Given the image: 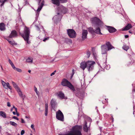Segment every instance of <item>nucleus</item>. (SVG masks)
<instances>
[{
	"instance_id": "nucleus-1",
	"label": "nucleus",
	"mask_w": 135,
	"mask_h": 135,
	"mask_svg": "<svg viewBox=\"0 0 135 135\" xmlns=\"http://www.w3.org/2000/svg\"><path fill=\"white\" fill-rule=\"evenodd\" d=\"M82 126L77 125L72 127L71 131H68L65 134L60 135H82Z\"/></svg>"
},
{
	"instance_id": "nucleus-2",
	"label": "nucleus",
	"mask_w": 135,
	"mask_h": 135,
	"mask_svg": "<svg viewBox=\"0 0 135 135\" xmlns=\"http://www.w3.org/2000/svg\"><path fill=\"white\" fill-rule=\"evenodd\" d=\"M30 32L29 28L26 26H25L24 28V33L22 35V37L23 38L27 43L28 44H30V42L29 41V35Z\"/></svg>"
},
{
	"instance_id": "nucleus-3",
	"label": "nucleus",
	"mask_w": 135,
	"mask_h": 135,
	"mask_svg": "<svg viewBox=\"0 0 135 135\" xmlns=\"http://www.w3.org/2000/svg\"><path fill=\"white\" fill-rule=\"evenodd\" d=\"M61 84L63 86H67L70 89L74 91L75 89L73 85L66 79H63L61 82Z\"/></svg>"
},
{
	"instance_id": "nucleus-4",
	"label": "nucleus",
	"mask_w": 135,
	"mask_h": 135,
	"mask_svg": "<svg viewBox=\"0 0 135 135\" xmlns=\"http://www.w3.org/2000/svg\"><path fill=\"white\" fill-rule=\"evenodd\" d=\"M95 64V62L94 61L89 60L87 61V69L89 71H91L94 69Z\"/></svg>"
},
{
	"instance_id": "nucleus-5",
	"label": "nucleus",
	"mask_w": 135,
	"mask_h": 135,
	"mask_svg": "<svg viewBox=\"0 0 135 135\" xmlns=\"http://www.w3.org/2000/svg\"><path fill=\"white\" fill-rule=\"evenodd\" d=\"M67 34L70 38H74L76 37V34L75 31L72 29H68L67 30Z\"/></svg>"
},
{
	"instance_id": "nucleus-6",
	"label": "nucleus",
	"mask_w": 135,
	"mask_h": 135,
	"mask_svg": "<svg viewBox=\"0 0 135 135\" xmlns=\"http://www.w3.org/2000/svg\"><path fill=\"white\" fill-rule=\"evenodd\" d=\"M56 117L57 119L62 121H64V116L63 114L60 110H59L56 112Z\"/></svg>"
},
{
	"instance_id": "nucleus-7",
	"label": "nucleus",
	"mask_w": 135,
	"mask_h": 135,
	"mask_svg": "<svg viewBox=\"0 0 135 135\" xmlns=\"http://www.w3.org/2000/svg\"><path fill=\"white\" fill-rule=\"evenodd\" d=\"M1 82L2 85L4 88L6 89L9 88L10 90L12 89V87L10 86L9 84L8 83H6L4 81L2 80H1Z\"/></svg>"
},
{
	"instance_id": "nucleus-8",
	"label": "nucleus",
	"mask_w": 135,
	"mask_h": 135,
	"mask_svg": "<svg viewBox=\"0 0 135 135\" xmlns=\"http://www.w3.org/2000/svg\"><path fill=\"white\" fill-rule=\"evenodd\" d=\"M88 32L86 30H83L82 33V40H84L87 38Z\"/></svg>"
},
{
	"instance_id": "nucleus-9",
	"label": "nucleus",
	"mask_w": 135,
	"mask_h": 135,
	"mask_svg": "<svg viewBox=\"0 0 135 135\" xmlns=\"http://www.w3.org/2000/svg\"><path fill=\"white\" fill-rule=\"evenodd\" d=\"M41 1V0H39V3L38 4L39 6L36 11L38 13L42 9L44 3V1H43L41 4H40V2Z\"/></svg>"
},
{
	"instance_id": "nucleus-10",
	"label": "nucleus",
	"mask_w": 135,
	"mask_h": 135,
	"mask_svg": "<svg viewBox=\"0 0 135 135\" xmlns=\"http://www.w3.org/2000/svg\"><path fill=\"white\" fill-rule=\"evenodd\" d=\"M17 34L16 31L15 30H13L12 31L9 36V37L10 38H12L17 37Z\"/></svg>"
},
{
	"instance_id": "nucleus-11",
	"label": "nucleus",
	"mask_w": 135,
	"mask_h": 135,
	"mask_svg": "<svg viewBox=\"0 0 135 135\" xmlns=\"http://www.w3.org/2000/svg\"><path fill=\"white\" fill-rule=\"evenodd\" d=\"M57 95L58 97L62 99H67L66 97H65L64 93L61 91H60L57 93Z\"/></svg>"
},
{
	"instance_id": "nucleus-12",
	"label": "nucleus",
	"mask_w": 135,
	"mask_h": 135,
	"mask_svg": "<svg viewBox=\"0 0 135 135\" xmlns=\"http://www.w3.org/2000/svg\"><path fill=\"white\" fill-rule=\"evenodd\" d=\"M80 68L84 70L85 68H87V61H83L80 64Z\"/></svg>"
},
{
	"instance_id": "nucleus-13",
	"label": "nucleus",
	"mask_w": 135,
	"mask_h": 135,
	"mask_svg": "<svg viewBox=\"0 0 135 135\" xmlns=\"http://www.w3.org/2000/svg\"><path fill=\"white\" fill-rule=\"evenodd\" d=\"M87 124L86 122H85L83 126V130L86 132H88L90 129L89 126H88L87 125Z\"/></svg>"
},
{
	"instance_id": "nucleus-14",
	"label": "nucleus",
	"mask_w": 135,
	"mask_h": 135,
	"mask_svg": "<svg viewBox=\"0 0 135 135\" xmlns=\"http://www.w3.org/2000/svg\"><path fill=\"white\" fill-rule=\"evenodd\" d=\"M132 27V26L131 24L130 23H128L125 27L122 28V31L128 30L131 28Z\"/></svg>"
},
{
	"instance_id": "nucleus-15",
	"label": "nucleus",
	"mask_w": 135,
	"mask_h": 135,
	"mask_svg": "<svg viewBox=\"0 0 135 135\" xmlns=\"http://www.w3.org/2000/svg\"><path fill=\"white\" fill-rule=\"evenodd\" d=\"M102 54H106L107 52V49L106 45H104L101 46Z\"/></svg>"
},
{
	"instance_id": "nucleus-16",
	"label": "nucleus",
	"mask_w": 135,
	"mask_h": 135,
	"mask_svg": "<svg viewBox=\"0 0 135 135\" xmlns=\"http://www.w3.org/2000/svg\"><path fill=\"white\" fill-rule=\"evenodd\" d=\"M95 27H96V29L94 31V32L98 34L102 35V34L101 32L100 28L98 27V25L97 24H96Z\"/></svg>"
},
{
	"instance_id": "nucleus-17",
	"label": "nucleus",
	"mask_w": 135,
	"mask_h": 135,
	"mask_svg": "<svg viewBox=\"0 0 135 135\" xmlns=\"http://www.w3.org/2000/svg\"><path fill=\"white\" fill-rule=\"evenodd\" d=\"M107 29L110 33H113L115 32L116 30L113 27L110 26H107Z\"/></svg>"
},
{
	"instance_id": "nucleus-18",
	"label": "nucleus",
	"mask_w": 135,
	"mask_h": 135,
	"mask_svg": "<svg viewBox=\"0 0 135 135\" xmlns=\"http://www.w3.org/2000/svg\"><path fill=\"white\" fill-rule=\"evenodd\" d=\"M105 44L107 47L108 51L109 50L112 49L114 48V47L112 46L109 42H106L105 43Z\"/></svg>"
},
{
	"instance_id": "nucleus-19",
	"label": "nucleus",
	"mask_w": 135,
	"mask_h": 135,
	"mask_svg": "<svg viewBox=\"0 0 135 135\" xmlns=\"http://www.w3.org/2000/svg\"><path fill=\"white\" fill-rule=\"evenodd\" d=\"M16 90L18 92L20 96L22 98L23 100H24L25 98V95H23L20 89V88Z\"/></svg>"
},
{
	"instance_id": "nucleus-20",
	"label": "nucleus",
	"mask_w": 135,
	"mask_h": 135,
	"mask_svg": "<svg viewBox=\"0 0 135 135\" xmlns=\"http://www.w3.org/2000/svg\"><path fill=\"white\" fill-rule=\"evenodd\" d=\"M5 25L3 23H0V31H4L5 30Z\"/></svg>"
},
{
	"instance_id": "nucleus-21",
	"label": "nucleus",
	"mask_w": 135,
	"mask_h": 135,
	"mask_svg": "<svg viewBox=\"0 0 135 135\" xmlns=\"http://www.w3.org/2000/svg\"><path fill=\"white\" fill-rule=\"evenodd\" d=\"M52 3L57 6H59L60 5V2L59 0H51Z\"/></svg>"
},
{
	"instance_id": "nucleus-22",
	"label": "nucleus",
	"mask_w": 135,
	"mask_h": 135,
	"mask_svg": "<svg viewBox=\"0 0 135 135\" xmlns=\"http://www.w3.org/2000/svg\"><path fill=\"white\" fill-rule=\"evenodd\" d=\"M48 111V105L47 103L45 104V116L47 115Z\"/></svg>"
},
{
	"instance_id": "nucleus-23",
	"label": "nucleus",
	"mask_w": 135,
	"mask_h": 135,
	"mask_svg": "<svg viewBox=\"0 0 135 135\" xmlns=\"http://www.w3.org/2000/svg\"><path fill=\"white\" fill-rule=\"evenodd\" d=\"M33 61V59L30 57H28L26 59V62H27L32 63Z\"/></svg>"
},
{
	"instance_id": "nucleus-24",
	"label": "nucleus",
	"mask_w": 135,
	"mask_h": 135,
	"mask_svg": "<svg viewBox=\"0 0 135 135\" xmlns=\"http://www.w3.org/2000/svg\"><path fill=\"white\" fill-rule=\"evenodd\" d=\"M12 83L14 87L16 89V90L20 88L18 87L16 84L15 82L12 81Z\"/></svg>"
},
{
	"instance_id": "nucleus-25",
	"label": "nucleus",
	"mask_w": 135,
	"mask_h": 135,
	"mask_svg": "<svg viewBox=\"0 0 135 135\" xmlns=\"http://www.w3.org/2000/svg\"><path fill=\"white\" fill-rule=\"evenodd\" d=\"M0 115L4 118H6V113L2 111L0 112Z\"/></svg>"
},
{
	"instance_id": "nucleus-26",
	"label": "nucleus",
	"mask_w": 135,
	"mask_h": 135,
	"mask_svg": "<svg viewBox=\"0 0 135 135\" xmlns=\"http://www.w3.org/2000/svg\"><path fill=\"white\" fill-rule=\"evenodd\" d=\"M88 31L91 33H94L95 31L93 30V28L92 27H89L88 28Z\"/></svg>"
},
{
	"instance_id": "nucleus-27",
	"label": "nucleus",
	"mask_w": 135,
	"mask_h": 135,
	"mask_svg": "<svg viewBox=\"0 0 135 135\" xmlns=\"http://www.w3.org/2000/svg\"><path fill=\"white\" fill-rule=\"evenodd\" d=\"M122 48L124 50L127 51V50L129 49V47L128 46L124 45L122 47Z\"/></svg>"
},
{
	"instance_id": "nucleus-28",
	"label": "nucleus",
	"mask_w": 135,
	"mask_h": 135,
	"mask_svg": "<svg viewBox=\"0 0 135 135\" xmlns=\"http://www.w3.org/2000/svg\"><path fill=\"white\" fill-rule=\"evenodd\" d=\"M9 123L11 125L15 127H17L18 125L17 123H15L13 122L10 121L9 122Z\"/></svg>"
},
{
	"instance_id": "nucleus-29",
	"label": "nucleus",
	"mask_w": 135,
	"mask_h": 135,
	"mask_svg": "<svg viewBox=\"0 0 135 135\" xmlns=\"http://www.w3.org/2000/svg\"><path fill=\"white\" fill-rule=\"evenodd\" d=\"M51 105L52 106H54L55 104V102L54 99H52L51 102Z\"/></svg>"
},
{
	"instance_id": "nucleus-30",
	"label": "nucleus",
	"mask_w": 135,
	"mask_h": 135,
	"mask_svg": "<svg viewBox=\"0 0 135 135\" xmlns=\"http://www.w3.org/2000/svg\"><path fill=\"white\" fill-rule=\"evenodd\" d=\"M8 61L10 64L11 65L12 67L13 68H15V66L14 64H13L12 61L10 59H9L8 60Z\"/></svg>"
},
{
	"instance_id": "nucleus-31",
	"label": "nucleus",
	"mask_w": 135,
	"mask_h": 135,
	"mask_svg": "<svg viewBox=\"0 0 135 135\" xmlns=\"http://www.w3.org/2000/svg\"><path fill=\"white\" fill-rule=\"evenodd\" d=\"M13 69L14 70H16L17 71H18V72H22V70L21 69H19V68H16L15 67V68H13Z\"/></svg>"
},
{
	"instance_id": "nucleus-32",
	"label": "nucleus",
	"mask_w": 135,
	"mask_h": 135,
	"mask_svg": "<svg viewBox=\"0 0 135 135\" xmlns=\"http://www.w3.org/2000/svg\"><path fill=\"white\" fill-rule=\"evenodd\" d=\"M108 99H105V101L104 102L102 101V103L103 104H107L108 103Z\"/></svg>"
},
{
	"instance_id": "nucleus-33",
	"label": "nucleus",
	"mask_w": 135,
	"mask_h": 135,
	"mask_svg": "<svg viewBox=\"0 0 135 135\" xmlns=\"http://www.w3.org/2000/svg\"><path fill=\"white\" fill-rule=\"evenodd\" d=\"M7 40L9 42V43L10 44H11L12 45H13L15 44H14L15 42H14L10 41L9 40Z\"/></svg>"
},
{
	"instance_id": "nucleus-34",
	"label": "nucleus",
	"mask_w": 135,
	"mask_h": 135,
	"mask_svg": "<svg viewBox=\"0 0 135 135\" xmlns=\"http://www.w3.org/2000/svg\"><path fill=\"white\" fill-rule=\"evenodd\" d=\"M87 55L88 56V58H89L90 56V51H88L86 52Z\"/></svg>"
},
{
	"instance_id": "nucleus-35",
	"label": "nucleus",
	"mask_w": 135,
	"mask_h": 135,
	"mask_svg": "<svg viewBox=\"0 0 135 135\" xmlns=\"http://www.w3.org/2000/svg\"><path fill=\"white\" fill-rule=\"evenodd\" d=\"M49 37H47L44 38L43 41L44 42H45L47 40L49 39Z\"/></svg>"
},
{
	"instance_id": "nucleus-36",
	"label": "nucleus",
	"mask_w": 135,
	"mask_h": 135,
	"mask_svg": "<svg viewBox=\"0 0 135 135\" xmlns=\"http://www.w3.org/2000/svg\"><path fill=\"white\" fill-rule=\"evenodd\" d=\"M35 91L36 92V93L37 95L38 96H39V92L37 90V89L36 88H35Z\"/></svg>"
},
{
	"instance_id": "nucleus-37",
	"label": "nucleus",
	"mask_w": 135,
	"mask_h": 135,
	"mask_svg": "<svg viewBox=\"0 0 135 135\" xmlns=\"http://www.w3.org/2000/svg\"><path fill=\"white\" fill-rule=\"evenodd\" d=\"M61 3H65L67 2V0H59Z\"/></svg>"
},
{
	"instance_id": "nucleus-38",
	"label": "nucleus",
	"mask_w": 135,
	"mask_h": 135,
	"mask_svg": "<svg viewBox=\"0 0 135 135\" xmlns=\"http://www.w3.org/2000/svg\"><path fill=\"white\" fill-rule=\"evenodd\" d=\"M25 133V131L24 130H22L21 132V135H23Z\"/></svg>"
},
{
	"instance_id": "nucleus-39",
	"label": "nucleus",
	"mask_w": 135,
	"mask_h": 135,
	"mask_svg": "<svg viewBox=\"0 0 135 135\" xmlns=\"http://www.w3.org/2000/svg\"><path fill=\"white\" fill-rule=\"evenodd\" d=\"M12 118L14 119H16L17 120H18L19 119L17 117H16V116H15L13 117H12Z\"/></svg>"
},
{
	"instance_id": "nucleus-40",
	"label": "nucleus",
	"mask_w": 135,
	"mask_h": 135,
	"mask_svg": "<svg viewBox=\"0 0 135 135\" xmlns=\"http://www.w3.org/2000/svg\"><path fill=\"white\" fill-rule=\"evenodd\" d=\"M7 106L8 107H10L11 106L10 103L9 102H7Z\"/></svg>"
},
{
	"instance_id": "nucleus-41",
	"label": "nucleus",
	"mask_w": 135,
	"mask_h": 135,
	"mask_svg": "<svg viewBox=\"0 0 135 135\" xmlns=\"http://www.w3.org/2000/svg\"><path fill=\"white\" fill-rule=\"evenodd\" d=\"M31 127L32 129L34 130H35V128H34V126L33 124L31 125Z\"/></svg>"
},
{
	"instance_id": "nucleus-42",
	"label": "nucleus",
	"mask_w": 135,
	"mask_h": 135,
	"mask_svg": "<svg viewBox=\"0 0 135 135\" xmlns=\"http://www.w3.org/2000/svg\"><path fill=\"white\" fill-rule=\"evenodd\" d=\"M21 122L22 123H25V122L24 120L22 118L21 119Z\"/></svg>"
},
{
	"instance_id": "nucleus-43",
	"label": "nucleus",
	"mask_w": 135,
	"mask_h": 135,
	"mask_svg": "<svg viewBox=\"0 0 135 135\" xmlns=\"http://www.w3.org/2000/svg\"><path fill=\"white\" fill-rule=\"evenodd\" d=\"M56 71H54L51 74V76H52L53 75H54L55 74V73L56 72Z\"/></svg>"
},
{
	"instance_id": "nucleus-44",
	"label": "nucleus",
	"mask_w": 135,
	"mask_h": 135,
	"mask_svg": "<svg viewBox=\"0 0 135 135\" xmlns=\"http://www.w3.org/2000/svg\"><path fill=\"white\" fill-rule=\"evenodd\" d=\"M72 71V77L73 76V75H74V69H73Z\"/></svg>"
},
{
	"instance_id": "nucleus-45",
	"label": "nucleus",
	"mask_w": 135,
	"mask_h": 135,
	"mask_svg": "<svg viewBox=\"0 0 135 135\" xmlns=\"http://www.w3.org/2000/svg\"><path fill=\"white\" fill-rule=\"evenodd\" d=\"M1 3H2L1 5V6H3V5L4 4V3L3 2H1Z\"/></svg>"
},
{
	"instance_id": "nucleus-46",
	"label": "nucleus",
	"mask_w": 135,
	"mask_h": 135,
	"mask_svg": "<svg viewBox=\"0 0 135 135\" xmlns=\"http://www.w3.org/2000/svg\"><path fill=\"white\" fill-rule=\"evenodd\" d=\"M124 37L125 38H127L129 36L128 35H126L124 36Z\"/></svg>"
},
{
	"instance_id": "nucleus-47",
	"label": "nucleus",
	"mask_w": 135,
	"mask_h": 135,
	"mask_svg": "<svg viewBox=\"0 0 135 135\" xmlns=\"http://www.w3.org/2000/svg\"><path fill=\"white\" fill-rule=\"evenodd\" d=\"M69 42H70L71 44L72 43V41L71 40H69Z\"/></svg>"
},
{
	"instance_id": "nucleus-48",
	"label": "nucleus",
	"mask_w": 135,
	"mask_h": 135,
	"mask_svg": "<svg viewBox=\"0 0 135 135\" xmlns=\"http://www.w3.org/2000/svg\"><path fill=\"white\" fill-rule=\"evenodd\" d=\"M111 115L112 116V122H113V119H114L113 118V115Z\"/></svg>"
},
{
	"instance_id": "nucleus-49",
	"label": "nucleus",
	"mask_w": 135,
	"mask_h": 135,
	"mask_svg": "<svg viewBox=\"0 0 135 135\" xmlns=\"http://www.w3.org/2000/svg\"><path fill=\"white\" fill-rule=\"evenodd\" d=\"M7 1H8V0H3L2 2L5 3V2H6Z\"/></svg>"
},
{
	"instance_id": "nucleus-50",
	"label": "nucleus",
	"mask_w": 135,
	"mask_h": 135,
	"mask_svg": "<svg viewBox=\"0 0 135 135\" xmlns=\"http://www.w3.org/2000/svg\"><path fill=\"white\" fill-rule=\"evenodd\" d=\"M16 114L18 116H19V113L17 112H16Z\"/></svg>"
},
{
	"instance_id": "nucleus-51",
	"label": "nucleus",
	"mask_w": 135,
	"mask_h": 135,
	"mask_svg": "<svg viewBox=\"0 0 135 135\" xmlns=\"http://www.w3.org/2000/svg\"><path fill=\"white\" fill-rule=\"evenodd\" d=\"M15 111H16V112H17V108H15Z\"/></svg>"
},
{
	"instance_id": "nucleus-52",
	"label": "nucleus",
	"mask_w": 135,
	"mask_h": 135,
	"mask_svg": "<svg viewBox=\"0 0 135 135\" xmlns=\"http://www.w3.org/2000/svg\"><path fill=\"white\" fill-rule=\"evenodd\" d=\"M129 32V33H132V32L131 31V30H129L128 31Z\"/></svg>"
},
{
	"instance_id": "nucleus-53",
	"label": "nucleus",
	"mask_w": 135,
	"mask_h": 135,
	"mask_svg": "<svg viewBox=\"0 0 135 135\" xmlns=\"http://www.w3.org/2000/svg\"><path fill=\"white\" fill-rule=\"evenodd\" d=\"M133 92H135V89H133L132 90Z\"/></svg>"
},
{
	"instance_id": "nucleus-54",
	"label": "nucleus",
	"mask_w": 135,
	"mask_h": 135,
	"mask_svg": "<svg viewBox=\"0 0 135 135\" xmlns=\"http://www.w3.org/2000/svg\"><path fill=\"white\" fill-rule=\"evenodd\" d=\"M13 113L14 115H15L16 114V113L15 112H13Z\"/></svg>"
},
{
	"instance_id": "nucleus-55",
	"label": "nucleus",
	"mask_w": 135,
	"mask_h": 135,
	"mask_svg": "<svg viewBox=\"0 0 135 135\" xmlns=\"http://www.w3.org/2000/svg\"><path fill=\"white\" fill-rule=\"evenodd\" d=\"M95 19H97V17H95V18H93L92 19L93 20H95Z\"/></svg>"
},
{
	"instance_id": "nucleus-56",
	"label": "nucleus",
	"mask_w": 135,
	"mask_h": 135,
	"mask_svg": "<svg viewBox=\"0 0 135 135\" xmlns=\"http://www.w3.org/2000/svg\"><path fill=\"white\" fill-rule=\"evenodd\" d=\"M56 17H57V16H55L54 17H53V18H56Z\"/></svg>"
},
{
	"instance_id": "nucleus-57",
	"label": "nucleus",
	"mask_w": 135,
	"mask_h": 135,
	"mask_svg": "<svg viewBox=\"0 0 135 135\" xmlns=\"http://www.w3.org/2000/svg\"><path fill=\"white\" fill-rule=\"evenodd\" d=\"M28 72H29V73H31V70H29L28 71Z\"/></svg>"
},
{
	"instance_id": "nucleus-58",
	"label": "nucleus",
	"mask_w": 135,
	"mask_h": 135,
	"mask_svg": "<svg viewBox=\"0 0 135 135\" xmlns=\"http://www.w3.org/2000/svg\"><path fill=\"white\" fill-rule=\"evenodd\" d=\"M25 118H29V117H27V116H26V117H25Z\"/></svg>"
},
{
	"instance_id": "nucleus-59",
	"label": "nucleus",
	"mask_w": 135,
	"mask_h": 135,
	"mask_svg": "<svg viewBox=\"0 0 135 135\" xmlns=\"http://www.w3.org/2000/svg\"><path fill=\"white\" fill-rule=\"evenodd\" d=\"M37 30L39 31H40V29L39 28H38V29H37Z\"/></svg>"
},
{
	"instance_id": "nucleus-60",
	"label": "nucleus",
	"mask_w": 135,
	"mask_h": 135,
	"mask_svg": "<svg viewBox=\"0 0 135 135\" xmlns=\"http://www.w3.org/2000/svg\"><path fill=\"white\" fill-rule=\"evenodd\" d=\"M15 108H16V107H15L14 106H13V107L12 108H13H13L15 109Z\"/></svg>"
},
{
	"instance_id": "nucleus-61",
	"label": "nucleus",
	"mask_w": 135,
	"mask_h": 135,
	"mask_svg": "<svg viewBox=\"0 0 135 135\" xmlns=\"http://www.w3.org/2000/svg\"><path fill=\"white\" fill-rule=\"evenodd\" d=\"M13 108H12L11 109V111H12V110H13Z\"/></svg>"
},
{
	"instance_id": "nucleus-62",
	"label": "nucleus",
	"mask_w": 135,
	"mask_h": 135,
	"mask_svg": "<svg viewBox=\"0 0 135 135\" xmlns=\"http://www.w3.org/2000/svg\"><path fill=\"white\" fill-rule=\"evenodd\" d=\"M3 0H0V2H2Z\"/></svg>"
},
{
	"instance_id": "nucleus-63",
	"label": "nucleus",
	"mask_w": 135,
	"mask_h": 135,
	"mask_svg": "<svg viewBox=\"0 0 135 135\" xmlns=\"http://www.w3.org/2000/svg\"><path fill=\"white\" fill-rule=\"evenodd\" d=\"M1 69H2V70H3V68H2V66H1Z\"/></svg>"
},
{
	"instance_id": "nucleus-64",
	"label": "nucleus",
	"mask_w": 135,
	"mask_h": 135,
	"mask_svg": "<svg viewBox=\"0 0 135 135\" xmlns=\"http://www.w3.org/2000/svg\"><path fill=\"white\" fill-rule=\"evenodd\" d=\"M37 17H36V21H37Z\"/></svg>"
}]
</instances>
